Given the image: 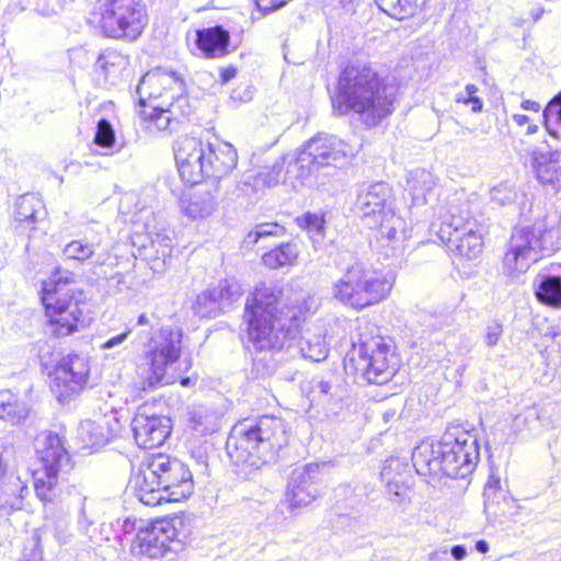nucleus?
<instances>
[{
	"instance_id": "obj_1",
	"label": "nucleus",
	"mask_w": 561,
	"mask_h": 561,
	"mask_svg": "<svg viewBox=\"0 0 561 561\" xmlns=\"http://www.w3.org/2000/svg\"><path fill=\"white\" fill-rule=\"evenodd\" d=\"M399 84L382 76L370 62H347L330 91V102L339 115L355 114L375 127L394 113Z\"/></svg>"
},
{
	"instance_id": "obj_2",
	"label": "nucleus",
	"mask_w": 561,
	"mask_h": 561,
	"mask_svg": "<svg viewBox=\"0 0 561 561\" xmlns=\"http://www.w3.org/2000/svg\"><path fill=\"white\" fill-rule=\"evenodd\" d=\"M282 287L260 283L248 295L242 320L249 343L256 351L280 350L300 333L307 311L299 306H282Z\"/></svg>"
},
{
	"instance_id": "obj_3",
	"label": "nucleus",
	"mask_w": 561,
	"mask_h": 561,
	"mask_svg": "<svg viewBox=\"0 0 561 561\" xmlns=\"http://www.w3.org/2000/svg\"><path fill=\"white\" fill-rule=\"evenodd\" d=\"M45 324L55 339H65L88 328L92 310L75 272L56 266L38 293Z\"/></svg>"
},
{
	"instance_id": "obj_4",
	"label": "nucleus",
	"mask_w": 561,
	"mask_h": 561,
	"mask_svg": "<svg viewBox=\"0 0 561 561\" xmlns=\"http://www.w3.org/2000/svg\"><path fill=\"white\" fill-rule=\"evenodd\" d=\"M182 83L179 77L160 69L142 76L135 111L144 129L173 130L190 119L193 108L188 96L179 91Z\"/></svg>"
},
{
	"instance_id": "obj_5",
	"label": "nucleus",
	"mask_w": 561,
	"mask_h": 561,
	"mask_svg": "<svg viewBox=\"0 0 561 561\" xmlns=\"http://www.w3.org/2000/svg\"><path fill=\"white\" fill-rule=\"evenodd\" d=\"M129 483L137 499L150 507L186 501L195 488L190 467L161 451L144 457L134 467Z\"/></svg>"
},
{
	"instance_id": "obj_6",
	"label": "nucleus",
	"mask_w": 561,
	"mask_h": 561,
	"mask_svg": "<svg viewBox=\"0 0 561 561\" xmlns=\"http://www.w3.org/2000/svg\"><path fill=\"white\" fill-rule=\"evenodd\" d=\"M479 460L476 438L461 428L447 431L437 439H424L412 454L417 474L431 479H463L474 470Z\"/></svg>"
},
{
	"instance_id": "obj_7",
	"label": "nucleus",
	"mask_w": 561,
	"mask_h": 561,
	"mask_svg": "<svg viewBox=\"0 0 561 561\" xmlns=\"http://www.w3.org/2000/svg\"><path fill=\"white\" fill-rule=\"evenodd\" d=\"M174 156L180 176L192 185L219 180L238 163L237 149L217 136H183L174 145Z\"/></svg>"
},
{
	"instance_id": "obj_8",
	"label": "nucleus",
	"mask_w": 561,
	"mask_h": 561,
	"mask_svg": "<svg viewBox=\"0 0 561 561\" xmlns=\"http://www.w3.org/2000/svg\"><path fill=\"white\" fill-rule=\"evenodd\" d=\"M394 284L393 274L356 261L347 265L341 277L332 284V298L343 307L360 312L386 301Z\"/></svg>"
},
{
	"instance_id": "obj_9",
	"label": "nucleus",
	"mask_w": 561,
	"mask_h": 561,
	"mask_svg": "<svg viewBox=\"0 0 561 561\" xmlns=\"http://www.w3.org/2000/svg\"><path fill=\"white\" fill-rule=\"evenodd\" d=\"M182 355L181 334L172 328L159 329L158 333L148 341V350L142 355V362L136 368L137 380L135 392H151L164 386L179 382L183 387L192 383L190 377L169 375L167 369L176 363Z\"/></svg>"
},
{
	"instance_id": "obj_10",
	"label": "nucleus",
	"mask_w": 561,
	"mask_h": 561,
	"mask_svg": "<svg viewBox=\"0 0 561 561\" xmlns=\"http://www.w3.org/2000/svg\"><path fill=\"white\" fill-rule=\"evenodd\" d=\"M87 24L103 38L133 43L145 33L148 11L142 0H94Z\"/></svg>"
},
{
	"instance_id": "obj_11",
	"label": "nucleus",
	"mask_w": 561,
	"mask_h": 561,
	"mask_svg": "<svg viewBox=\"0 0 561 561\" xmlns=\"http://www.w3.org/2000/svg\"><path fill=\"white\" fill-rule=\"evenodd\" d=\"M558 241L556 228L543 220L514 229L501 260L503 273L507 276L526 273L545 254L554 252Z\"/></svg>"
},
{
	"instance_id": "obj_12",
	"label": "nucleus",
	"mask_w": 561,
	"mask_h": 561,
	"mask_svg": "<svg viewBox=\"0 0 561 561\" xmlns=\"http://www.w3.org/2000/svg\"><path fill=\"white\" fill-rule=\"evenodd\" d=\"M435 233L447 247L457 241L454 255L459 263L477 261L483 253L484 227L468 204L455 206L439 216Z\"/></svg>"
},
{
	"instance_id": "obj_13",
	"label": "nucleus",
	"mask_w": 561,
	"mask_h": 561,
	"mask_svg": "<svg viewBox=\"0 0 561 561\" xmlns=\"http://www.w3.org/2000/svg\"><path fill=\"white\" fill-rule=\"evenodd\" d=\"M346 367L368 383L382 386L390 382L400 370L401 357L390 337L368 335L353 348Z\"/></svg>"
},
{
	"instance_id": "obj_14",
	"label": "nucleus",
	"mask_w": 561,
	"mask_h": 561,
	"mask_svg": "<svg viewBox=\"0 0 561 561\" xmlns=\"http://www.w3.org/2000/svg\"><path fill=\"white\" fill-rule=\"evenodd\" d=\"M36 457L39 465L33 470V486L43 502H53L58 493L61 462L68 459L65 438L53 431H43L37 437Z\"/></svg>"
},
{
	"instance_id": "obj_15",
	"label": "nucleus",
	"mask_w": 561,
	"mask_h": 561,
	"mask_svg": "<svg viewBox=\"0 0 561 561\" xmlns=\"http://www.w3.org/2000/svg\"><path fill=\"white\" fill-rule=\"evenodd\" d=\"M183 525L180 515L158 516L142 523L129 545L133 557L161 559L172 550V543L179 541V527Z\"/></svg>"
},
{
	"instance_id": "obj_16",
	"label": "nucleus",
	"mask_w": 561,
	"mask_h": 561,
	"mask_svg": "<svg viewBox=\"0 0 561 561\" xmlns=\"http://www.w3.org/2000/svg\"><path fill=\"white\" fill-rule=\"evenodd\" d=\"M393 201L392 187L383 182L370 185L362 195V211L367 226L388 240L396 238L401 221L392 207Z\"/></svg>"
},
{
	"instance_id": "obj_17",
	"label": "nucleus",
	"mask_w": 561,
	"mask_h": 561,
	"mask_svg": "<svg viewBox=\"0 0 561 561\" xmlns=\"http://www.w3.org/2000/svg\"><path fill=\"white\" fill-rule=\"evenodd\" d=\"M89 359L78 354L64 357L49 374L50 388L59 402H65L88 387Z\"/></svg>"
},
{
	"instance_id": "obj_18",
	"label": "nucleus",
	"mask_w": 561,
	"mask_h": 561,
	"mask_svg": "<svg viewBox=\"0 0 561 561\" xmlns=\"http://www.w3.org/2000/svg\"><path fill=\"white\" fill-rule=\"evenodd\" d=\"M262 447L248 424V417H241L232 426L226 442L227 455L234 465L255 469L271 460Z\"/></svg>"
},
{
	"instance_id": "obj_19",
	"label": "nucleus",
	"mask_w": 561,
	"mask_h": 561,
	"mask_svg": "<svg viewBox=\"0 0 561 561\" xmlns=\"http://www.w3.org/2000/svg\"><path fill=\"white\" fill-rule=\"evenodd\" d=\"M149 402H145L131 421L136 445L142 449H154L163 445L172 431L171 420L164 415L150 413Z\"/></svg>"
},
{
	"instance_id": "obj_20",
	"label": "nucleus",
	"mask_w": 561,
	"mask_h": 561,
	"mask_svg": "<svg viewBox=\"0 0 561 561\" xmlns=\"http://www.w3.org/2000/svg\"><path fill=\"white\" fill-rule=\"evenodd\" d=\"M248 424L263 446L262 449L272 459L289 444L290 428L287 422L275 414L249 415Z\"/></svg>"
},
{
	"instance_id": "obj_21",
	"label": "nucleus",
	"mask_w": 561,
	"mask_h": 561,
	"mask_svg": "<svg viewBox=\"0 0 561 561\" xmlns=\"http://www.w3.org/2000/svg\"><path fill=\"white\" fill-rule=\"evenodd\" d=\"M339 158L336 144L333 138L317 135L309 139L299 151L296 164L299 176L306 178L331 165Z\"/></svg>"
},
{
	"instance_id": "obj_22",
	"label": "nucleus",
	"mask_w": 561,
	"mask_h": 561,
	"mask_svg": "<svg viewBox=\"0 0 561 561\" xmlns=\"http://www.w3.org/2000/svg\"><path fill=\"white\" fill-rule=\"evenodd\" d=\"M230 35L220 25L196 31L195 44L204 58H221L229 53Z\"/></svg>"
},
{
	"instance_id": "obj_23",
	"label": "nucleus",
	"mask_w": 561,
	"mask_h": 561,
	"mask_svg": "<svg viewBox=\"0 0 561 561\" xmlns=\"http://www.w3.org/2000/svg\"><path fill=\"white\" fill-rule=\"evenodd\" d=\"M531 169L537 181L542 185L557 186L561 184V149L546 152L534 151Z\"/></svg>"
},
{
	"instance_id": "obj_24",
	"label": "nucleus",
	"mask_w": 561,
	"mask_h": 561,
	"mask_svg": "<svg viewBox=\"0 0 561 561\" xmlns=\"http://www.w3.org/2000/svg\"><path fill=\"white\" fill-rule=\"evenodd\" d=\"M181 210L192 220H202L217 208L216 197L209 190H196L180 201Z\"/></svg>"
},
{
	"instance_id": "obj_25",
	"label": "nucleus",
	"mask_w": 561,
	"mask_h": 561,
	"mask_svg": "<svg viewBox=\"0 0 561 561\" xmlns=\"http://www.w3.org/2000/svg\"><path fill=\"white\" fill-rule=\"evenodd\" d=\"M130 66V56L122 48L106 47L101 50L94 64V69L104 78H118Z\"/></svg>"
},
{
	"instance_id": "obj_26",
	"label": "nucleus",
	"mask_w": 561,
	"mask_h": 561,
	"mask_svg": "<svg viewBox=\"0 0 561 561\" xmlns=\"http://www.w3.org/2000/svg\"><path fill=\"white\" fill-rule=\"evenodd\" d=\"M300 250L298 244L294 241H286L265 251L261 256V261L268 270H279L294 266L298 262Z\"/></svg>"
},
{
	"instance_id": "obj_27",
	"label": "nucleus",
	"mask_w": 561,
	"mask_h": 561,
	"mask_svg": "<svg viewBox=\"0 0 561 561\" xmlns=\"http://www.w3.org/2000/svg\"><path fill=\"white\" fill-rule=\"evenodd\" d=\"M44 211L45 206L39 197L33 194H25L20 196L14 204V220L20 225H26L34 229V225L39 220Z\"/></svg>"
},
{
	"instance_id": "obj_28",
	"label": "nucleus",
	"mask_w": 561,
	"mask_h": 561,
	"mask_svg": "<svg viewBox=\"0 0 561 561\" xmlns=\"http://www.w3.org/2000/svg\"><path fill=\"white\" fill-rule=\"evenodd\" d=\"M318 495L319 492L311 477L304 473L290 483L287 491V502L291 508L307 506L314 501Z\"/></svg>"
},
{
	"instance_id": "obj_29",
	"label": "nucleus",
	"mask_w": 561,
	"mask_h": 561,
	"mask_svg": "<svg viewBox=\"0 0 561 561\" xmlns=\"http://www.w3.org/2000/svg\"><path fill=\"white\" fill-rule=\"evenodd\" d=\"M28 416L26 404L11 390H0V420L19 424Z\"/></svg>"
},
{
	"instance_id": "obj_30",
	"label": "nucleus",
	"mask_w": 561,
	"mask_h": 561,
	"mask_svg": "<svg viewBox=\"0 0 561 561\" xmlns=\"http://www.w3.org/2000/svg\"><path fill=\"white\" fill-rule=\"evenodd\" d=\"M427 0H376L379 9L397 20H407L417 15Z\"/></svg>"
},
{
	"instance_id": "obj_31",
	"label": "nucleus",
	"mask_w": 561,
	"mask_h": 561,
	"mask_svg": "<svg viewBox=\"0 0 561 561\" xmlns=\"http://www.w3.org/2000/svg\"><path fill=\"white\" fill-rule=\"evenodd\" d=\"M535 297L543 306L561 308V276H543L535 289Z\"/></svg>"
},
{
	"instance_id": "obj_32",
	"label": "nucleus",
	"mask_w": 561,
	"mask_h": 561,
	"mask_svg": "<svg viewBox=\"0 0 561 561\" xmlns=\"http://www.w3.org/2000/svg\"><path fill=\"white\" fill-rule=\"evenodd\" d=\"M103 423V421L92 420H85L81 423L79 436L85 447L98 448L111 440L112 435Z\"/></svg>"
},
{
	"instance_id": "obj_33",
	"label": "nucleus",
	"mask_w": 561,
	"mask_h": 561,
	"mask_svg": "<svg viewBox=\"0 0 561 561\" xmlns=\"http://www.w3.org/2000/svg\"><path fill=\"white\" fill-rule=\"evenodd\" d=\"M287 233L284 225L277 221L257 224L254 229L245 234V242L248 244H256L263 238H277Z\"/></svg>"
},
{
	"instance_id": "obj_34",
	"label": "nucleus",
	"mask_w": 561,
	"mask_h": 561,
	"mask_svg": "<svg viewBox=\"0 0 561 561\" xmlns=\"http://www.w3.org/2000/svg\"><path fill=\"white\" fill-rule=\"evenodd\" d=\"M295 222L297 226L308 232L323 233L325 227V214L306 211L305 214L296 217Z\"/></svg>"
},
{
	"instance_id": "obj_35",
	"label": "nucleus",
	"mask_w": 561,
	"mask_h": 561,
	"mask_svg": "<svg viewBox=\"0 0 561 561\" xmlns=\"http://www.w3.org/2000/svg\"><path fill=\"white\" fill-rule=\"evenodd\" d=\"M64 253L70 260L85 261L94 254V251L91 244L81 240H73L65 247Z\"/></svg>"
},
{
	"instance_id": "obj_36",
	"label": "nucleus",
	"mask_w": 561,
	"mask_h": 561,
	"mask_svg": "<svg viewBox=\"0 0 561 561\" xmlns=\"http://www.w3.org/2000/svg\"><path fill=\"white\" fill-rule=\"evenodd\" d=\"M115 142V134L111 123L102 118L98 122L94 144L102 148H110Z\"/></svg>"
},
{
	"instance_id": "obj_37",
	"label": "nucleus",
	"mask_w": 561,
	"mask_h": 561,
	"mask_svg": "<svg viewBox=\"0 0 561 561\" xmlns=\"http://www.w3.org/2000/svg\"><path fill=\"white\" fill-rule=\"evenodd\" d=\"M467 95L460 94L456 96V103L462 105H470L473 113H481L483 110V101L478 96L479 88L476 84L466 85Z\"/></svg>"
},
{
	"instance_id": "obj_38",
	"label": "nucleus",
	"mask_w": 561,
	"mask_h": 561,
	"mask_svg": "<svg viewBox=\"0 0 561 561\" xmlns=\"http://www.w3.org/2000/svg\"><path fill=\"white\" fill-rule=\"evenodd\" d=\"M504 332L503 323L499 320L492 321L485 329L484 340L488 346L494 347L499 344Z\"/></svg>"
},
{
	"instance_id": "obj_39",
	"label": "nucleus",
	"mask_w": 561,
	"mask_h": 561,
	"mask_svg": "<svg viewBox=\"0 0 561 561\" xmlns=\"http://www.w3.org/2000/svg\"><path fill=\"white\" fill-rule=\"evenodd\" d=\"M512 118L517 126H519V127L527 126V130H526L527 135H534L539 129L538 125L533 123L528 115L514 114L512 116Z\"/></svg>"
},
{
	"instance_id": "obj_40",
	"label": "nucleus",
	"mask_w": 561,
	"mask_h": 561,
	"mask_svg": "<svg viewBox=\"0 0 561 561\" xmlns=\"http://www.w3.org/2000/svg\"><path fill=\"white\" fill-rule=\"evenodd\" d=\"M289 0H255L257 9L263 13H270L285 5Z\"/></svg>"
},
{
	"instance_id": "obj_41",
	"label": "nucleus",
	"mask_w": 561,
	"mask_h": 561,
	"mask_svg": "<svg viewBox=\"0 0 561 561\" xmlns=\"http://www.w3.org/2000/svg\"><path fill=\"white\" fill-rule=\"evenodd\" d=\"M237 73H238V69L236 66H228V67L221 68L220 72H219L220 82L224 84L229 82L230 80L236 78Z\"/></svg>"
},
{
	"instance_id": "obj_42",
	"label": "nucleus",
	"mask_w": 561,
	"mask_h": 561,
	"mask_svg": "<svg viewBox=\"0 0 561 561\" xmlns=\"http://www.w3.org/2000/svg\"><path fill=\"white\" fill-rule=\"evenodd\" d=\"M130 333V330H127L125 331L124 333H121L110 340H107L104 344H103V348H112L113 346H115L116 344H119L122 343Z\"/></svg>"
},
{
	"instance_id": "obj_43",
	"label": "nucleus",
	"mask_w": 561,
	"mask_h": 561,
	"mask_svg": "<svg viewBox=\"0 0 561 561\" xmlns=\"http://www.w3.org/2000/svg\"><path fill=\"white\" fill-rule=\"evenodd\" d=\"M520 107L525 111H530V112H535V113H538L541 108L540 104L534 100H524L520 103Z\"/></svg>"
},
{
	"instance_id": "obj_44",
	"label": "nucleus",
	"mask_w": 561,
	"mask_h": 561,
	"mask_svg": "<svg viewBox=\"0 0 561 561\" xmlns=\"http://www.w3.org/2000/svg\"><path fill=\"white\" fill-rule=\"evenodd\" d=\"M451 556L455 558V560L460 561L465 559L467 556L466 548L462 545H456L450 550Z\"/></svg>"
},
{
	"instance_id": "obj_45",
	"label": "nucleus",
	"mask_w": 561,
	"mask_h": 561,
	"mask_svg": "<svg viewBox=\"0 0 561 561\" xmlns=\"http://www.w3.org/2000/svg\"><path fill=\"white\" fill-rule=\"evenodd\" d=\"M556 104H561V92H559L557 95H554L543 110V118H547V112Z\"/></svg>"
},
{
	"instance_id": "obj_46",
	"label": "nucleus",
	"mask_w": 561,
	"mask_h": 561,
	"mask_svg": "<svg viewBox=\"0 0 561 561\" xmlns=\"http://www.w3.org/2000/svg\"><path fill=\"white\" fill-rule=\"evenodd\" d=\"M8 474V463L0 453V481L3 480Z\"/></svg>"
},
{
	"instance_id": "obj_47",
	"label": "nucleus",
	"mask_w": 561,
	"mask_h": 561,
	"mask_svg": "<svg viewBox=\"0 0 561 561\" xmlns=\"http://www.w3.org/2000/svg\"><path fill=\"white\" fill-rule=\"evenodd\" d=\"M476 549L481 553H486L490 549L489 543L484 539H480L476 542Z\"/></svg>"
},
{
	"instance_id": "obj_48",
	"label": "nucleus",
	"mask_w": 561,
	"mask_h": 561,
	"mask_svg": "<svg viewBox=\"0 0 561 561\" xmlns=\"http://www.w3.org/2000/svg\"><path fill=\"white\" fill-rule=\"evenodd\" d=\"M543 15V9L538 8L530 12V18L534 22L538 21Z\"/></svg>"
},
{
	"instance_id": "obj_49",
	"label": "nucleus",
	"mask_w": 561,
	"mask_h": 561,
	"mask_svg": "<svg viewBox=\"0 0 561 561\" xmlns=\"http://www.w3.org/2000/svg\"><path fill=\"white\" fill-rule=\"evenodd\" d=\"M137 323L139 325H149L150 321L146 313H141V314H139V317L137 319Z\"/></svg>"
},
{
	"instance_id": "obj_50",
	"label": "nucleus",
	"mask_w": 561,
	"mask_h": 561,
	"mask_svg": "<svg viewBox=\"0 0 561 561\" xmlns=\"http://www.w3.org/2000/svg\"><path fill=\"white\" fill-rule=\"evenodd\" d=\"M135 519L126 518L124 522V528L126 529L128 525H130L133 528L135 527Z\"/></svg>"
},
{
	"instance_id": "obj_51",
	"label": "nucleus",
	"mask_w": 561,
	"mask_h": 561,
	"mask_svg": "<svg viewBox=\"0 0 561 561\" xmlns=\"http://www.w3.org/2000/svg\"><path fill=\"white\" fill-rule=\"evenodd\" d=\"M192 368V360L191 359H187L185 362V368H184V371H187Z\"/></svg>"
},
{
	"instance_id": "obj_52",
	"label": "nucleus",
	"mask_w": 561,
	"mask_h": 561,
	"mask_svg": "<svg viewBox=\"0 0 561 561\" xmlns=\"http://www.w3.org/2000/svg\"><path fill=\"white\" fill-rule=\"evenodd\" d=\"M557 119L561 123V108L557 112Z\"/></svg>"
}]
</instances>
